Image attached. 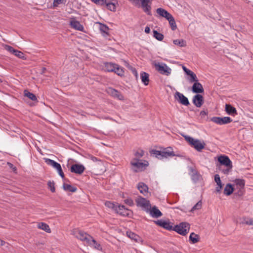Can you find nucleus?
<instances>
[{"mask_svg": "<svg viewBox=\"0 0 253 253\" xmlns=\"http://www.w3.org/2000/svg\"><path fill=\"white\" fill-rule=\"evenodd\" d=\"M130 164L132 170L134 172H138L145 169L148 166L149 163L146 161H144V162L143 163L138 159L134 158L131 160Z\"/></svg>", "mask_w": 253, "mask_h": 253, "instance_id": "1", "label": "nucleus"}, {"mask_svg": "<svg viewBox=\"0 0 253 253\" xmlns=\"http://www.w3.org/2000/svg\"><path fill=\"white\" fill-rule=\"evenodd\" d=\"M183 137L185 140L197 151H201L205 148V144L204 142H201L199 140L195 139L188 135H183Z\"/></svg>", "mask_w": 253, "mask_h": 253, "instance_id": "2", "label": "nucleus"}, {"mask_svg": "<svg viewBox=\"0 0 253 253\" xmlns=\"http://www.w3.org/2000/svg\"><path fill=\"white\" fill-rule=\"evenodd\" d=\"M73 234L78 239L87 244L89 240L92 238V236L86 233L77 229L73 231Z\"/></svg>", "mask_w": 253, "mask_h": 253, "instance_id": "3", "label": "nucleus"}, {"mask_svg": "<svg viewBox=\"0 0 253 253\" xmlns=\"http://www.w3.org/2000/svg\"><path fill=\"white\" fill-rule=\"evenodd\" d=\"M190 225L187 222H181L179 225L174 226L173 231H176L178 234L185 236L189 231Z\"/></svg>", "mask_w": 253, "mask_h": 253, "instance_id": "4", "label": "nucleus"}, {"mask_svg": "<svg viewBox=\"0 0 253 253\" xmlns=\"http://www.w3.org/2000/svg\"><path fill=\"white\" fill-rule=\"evenodd\" d=\"M135 202L137 207H141L147 212L148 211L149 209L150 208V201L141 196H138L135 199Z\"/></svg>", "mask_w": 253, "mask_h": 253, "instance_id": "5", "label": "nucleus"}, {"mask_svg": "<svg viewBox=\"0 0 253 253\" xmlns=\"http://www.w3.org/2000/svg\"><path fill=\"white\" fill-rule=\"evenodd\" d=\"M45 163L56 169L59 175L63 179L64 178V174L62 171L61 166L60 164L56 162L54 160L48 158H44Z\"/></svg>", "mask_w": 253, "mask_h": 253, "instance_id": "6", "label": "nucleus"}, {"mask_svg": "<svg viewBox=\"0 0 253 253\" xmlns=\"http://www.w3.org/2000/svg\"><path fill=\"white\" fill-rule=\"evenodd\" d=\"M154 66L156 70L162 75L169 76L171 73V69L165 63H155Z\"/></svg>", "mask_w": 253, "mask_h": 253, "instance_id": "7", "label": "nucleus"}, {"mask_svg": "<svg viewBox=\"0 0 253 253\" xmlns=\"http://www.w3.org/2000/svg\"><path fill=\"white\" fill-rule=\"evenodd\" d=\"M188 171L189 174L194 183H197L202 179V175L195 167H189Z\"/></svg>", "mask_w": 253, "mask_h": 253, "instance_id": "8", "label": "nucleus"}, {"mask_svg": "<svg viewBox=\"0 0 253 253\" xmlns=\"http://www.w3.org/2000/svg\"><path fill=\"white\" fill-rule=\"evenodd\" d=\"M115 212L123 216H130L132 215V212L123 205H118Z\"/></svg>", "mask_w": 253, "mask_h": 253, "instance_id": "9", "label": "nucleus"}, {"mask_svg": "<svg viewBox=\"0 0 253 253\" xmlns=\"http://www.w3.org/2000/svg\"><path fill=\"white\" fill-rule=\"evenodd\" d=\"M211 121L218 125H223L231 123L232 120L229 117H213L211 118Z\"/></svg>", "mask_w": 253, "mask_h": 253, "instance_id": "10", "label": "nucleus"}, {"mask_svg": "<svg viewBox=\"0 0 253 253\" xmlns=\"http://www.w3.org/2000/svg\"><path fill=\"white\" fill-rule=\"evenodd\" d=\"M107 93L115 98H117L120 100H123L124 99L123 94L118 90L112 88L108 87L106 89Z\"/></svg>", "mask_w": 253, "mask_h": 253, "instance_id": "11", "label": "nucleus"}, {"mask_svg": "<svg viewBox=\"0 0 253 253\" xmlns=\"http://www.w3.org/2000/svg\"><path fill=\"white\" fill-rule=\"evenodd\" d=\"M174 98L177 101L185 106L189 105V102L188 98L185 96L182 93L176 91L174 94Z\"/></svg>", "mask_w": 253, "mask_h": 253, "instance_id": "12", "label": "nucleus"}, {"mask_svg": "<svg viewBox=\"0 0 253 253\" xmlns=\"http://www.w3.org/2000/svg\"><path fill=\"white\" fill-rule=\"evenodd\" d=\"M85 170V167L81 164H73L70 168L71 172L82 174Z\"/></svg>", "mask_w": 253, "mask_h": 253, "instance_id": "13", "label": "nucleus"}, {"mask_svg": "<svg viewBox=\"0 0 253 253\" xmlns=\"http://www.w3.org/2000/svg\"><path fill=\"white\" fill-rule=\"evenodd\" d=\"M141 7L143 11L148 15H151V2L149 0H141Z\"/></svg>", "mask_w": 253, "mask_h": 253, "instance_id": "14", "label": "nucleus"}, {"mask_svg": "<svg viewBox=\"0 0 253 253\" xmlns=\"http://www.w3.org/2000/svg\"><path fill=\"white\" fill-rule=\"evenodd\" d=\"M156 223L159 225L161 227H163L164 228L169 230V231H173V227L172 225V223L169 221H167L164 220H158L155 221Z\"/></svg>", "mask_w": 253, "mask_h": 253, "instance_id": "15", "label": "nucleus"}, {"mask_svg": "<svg viewBox=\"0 0 253 253\" xmlns=\"http://www.w3.org/2000/svg\"><path fill=\"white\" fill-rule=\"evenodd\" d=\"M218 161L221 165L232 168V162L228 156H220L218 157Z\"/></svg>", "mask_w": 253, "mask_h": 253, "instance_id": "16", "label": "nucleus"}, {"mask_svg": "<svg viewBox=\"0 0 253 253\" xmlns=\"http://www.w3.org/2000/svg\"><path fill=\"white\" fill-rule=\"evenodd\" d=\"M192 101L197 107H200L204 103V98L202 95L196 94L193 96Z\"/></svg>", "mask_w": 253, "mask_h": 253, "instance_id": "17", "label": "nucleus"}, {"mask_svg": "<svg viewBox=\"0 0 253 253\" xmlns=\"http://www.w3.org/2000/svg\"><path fill=\"white\" fill-rule=\"evenodd\" d=\"M137 188L139 190L140 192L145 196L148 195V187L144 183L139 182L137 185Z\"/></svg>", "mask_w": 253, "mask_h": 253, "instance_id": "18", "label": "nucleus"}, {"mask_svg": "<svg viewBox=\"0 0 253 253\" xmlns=\"http://www.w3.org/2000/svg\"><path fill=\"white\" fill-rule=\"evenodd\" d=\"M148 212L153 217L155 218H158L162 215L161 211L156 206H154L151 209H149Z\"/></svg>", "mask_w": 253, "mask_h": 253, "instance_id": "19", "label": "nucleus"}, {"mask_svg": "<svg viewBox=\"0 0 253 253\" xmlns=\"http://www.w3.org/2000/svg\"><path fill=\"white\" fill-rule=\"evenodd\" d=\"M192 90L194 93H203L204 91L202 84L199 83L198 81L194 83Z\"/></svg>", "mask_w": 253, "mask_h": 253, "instance_id": "20", "label": "nucleus"}, {"mask_svg": "<svg viewBox=\"0 0 253 253\" xmlns=\"http://www.w3.org/2000/svg\"><path fill=\"white\" fill-rule=\"evenodd\" d=\"M116 0H106L105 5L108 9L112 11H115L116 9Z\"/></svg>", "mask_w": 253, "mask_h": 253, "instance_id": "21", "label": "nucleus"}, {"mask_svg": "<svg viewBox=\"0 0 253 253\" xmlns=\"http://www.w3.org/2000/svg\"><path fill=\"white\" fill-rule=\"evenodd\" d=\"M176 156L171 147H168L162 151V159Z\"/></svg>", "mask_w": 253, "mask_h": 253, "instance_id": "22", "label": "nucleus"}, {"mask_svg": "<svg viewBox=\"0 0 253 253\" xmlns=\"http://www.w3.org/2000/svg\"><path fill=\"white\" fill-rule=\"evenodd\" d=\"M87 245L98 251H102V250L101 245L97 243V241L94 240L92 237Z\"/></svg>", "mask_w": 253, "mask_h": 253, "instance_id": "23", "label": "nucleus"}, {"mask_svg": "<svg viewBox=\"0 0 253 253\" xmlns=\"http://www.w3.org/2000/svg\"><path fill=\"white\" fill-rule=\"evenodd\" d=\"M70 25L71 27L76 30L80 31H84V26L82 25L80 22L76 20H72L70 21Z\"/></svg>", "mask_w": 253, "mask_h": 253, "instance_id": "24", "label": "nucleus"}, {"mask_svg": "<svg viewBox=\"0 0 253 253\" xmlns=\"http://www.w3.org/2000/svg\"><path fill=\"white\" fill-rule=\"evenodd\" d=\"M225 111L229 115L234 116L237 114L236 108L230 104L225 105Z\"/></svg>", "mask_w": 253, "mask_h": 253, "instance_id": "25", "label": "nucleus"}, {"mask_svg": "<svg viewBox=\"0 0 253 253\" xmlns=\"http://www.w3.org/2000/svg\"><path fill=\"white\" fill-rule=\"evenodd\" d=\"M157 13L162 17L168 19L171 14L168 12L165 9L162 8H158L157 9Z\"/></svg>", "mask_w": 253, "mask_h": 253, "instance_id": "26", "label": "nucleus"}, {"mask_svg": "<svg viewBox=\"0 0 253 253\" xmlns=\"http://www.w3.org/2000/svg\"><path fill=\"white\" fill-rule=\"evenodd\" d=\"M140 78L142 82L145 85H147L149 83V75L148 73L142 72L140 73Z\"/></svg>", "mask_w": 253, "mask_h": 253, "instance_id": "27", "label": "nucleus"}, {"mask_svg": "<svg viewBox=\"0 0 253 253\" xmlns=\"http://www.w3.org/2000/svg\"><path fill=\"white\" fill-rule=\"evenodd\" d=\"M234 183L236 184V188L245 189V180L243 179L237 178L234 180Z\"/></svg>", "mask_w": 253, "mask_h": 253, "instance_id": "28", "label": "nucleus"}, {"mask_svg": "<svg viewBox=\"0 0 253 253\" xmlns=\"http://www.w3.org/2000/svg\"><path fill=\"white\" fill-rule=\"evenodd\" d=\"M116 64L111 62L105 63V70L108 72H114L115 68L116 67Z\"/></svg>", "mask_w": 253, "mask_h": 253, "instance_id": "29", "label": "nucleus"}, {"mask_svg": "<svg viewBox=\"0 0 253 253\" xmlns=\"http://www.w3.org/2000/svg\"><path fill=\"white\" fill-rule=\"evenodd\" d=\"M234 191V188L232 185L228 183L226 184L224 189V194L227 196L230 195Z\"/></svg>", "mask_w": 253, "mask_h": 253, "instance_id": "30", "label": "nucleus"}, {"mask_svg": "<svg viewBox=\"0 0 253 253\" xmlns=\"http://www.w3.org/2000/svg\"><path fill=\"white\" fill-rule=\"evenodd\" d=\"M38 227L39 229L44 230L47 233H50L51 230L49 226L44 222H40L38 224Z\"/></svg>", "mask_w": 253, "mask_h": 253, "instance_id": "31", "label": "nucleus"}, {"mask_svg": "<svg viewBox=\"0 0 253 253\" xmlns=\"http://www.w3.org/2000/svg\"><path fill=\"white\" fill-rule=\"evenodd\" d=\"M199 240L200 237L198 235L195 234L194 232H192L190 234L189 236V240L192 244L198 243L199 241Z\"/></svg>", "mask_w": 253, "mask_h": 253, "instance_id": "32", "label": "nucleus"}, {"mask_svg": "<svg viewBox=\"0 0 253 253\" xmlns=\"http://www.w3.org/2000/svg\"><path fill=\"white\" fill-rule=\"evenodd\" d=\"M169 22V24L170 26V28L172 30L174 31L177 28L176 24L175 21V20L173 17L171 15L169 17L168 19H167Z\"/></svg>", "mask_w": 253, "mask_h": 253, "instance_id": "33", "label": "nucleus"}, {"mask_svg": "<svg viewBox=\"0 0 253 253\" xmlns=\"http://www.w3.org/2000/svg\"><path fill=\"white\" fill-rule=\"evenodd\" d=\"M98 24L99 25V29L100 31L104 34H106L107 35H108V32L109 30V28H108L107 25L98 22Z\"/></svg>", "mask_w": 253, "mask_h": 253, "instance_id": "34", "label": "nucleus"}, {"mask_svg": "<svg viewBox=\"0 0 253 253\" xmlns=\"http://www.w3.org/2000/svg\"><path fill=\"white\" fill-rule=\"evenodd\" d=\"M63 188L65 191H70L72 192H75L77 190V188L76 187L65 183L63 184Z\"/></svg>", "mask_w": 253, "mask_h": 253, "instance_id": "35", "label": "nucleus"}, {"mask_svg": "<svg viewBox=\"0 0 253 253\" xmlns=\"http://www.w3.org/2000/svg\"><path fill=\"white\" fill-rule=\"evenodd\" d=\"M24 94L25 96L28 97L29 99H31L33 101L37 100V98L36 96L33 93H31L27 90H24Z\"/></svg>", "mask_w": 253, "mask_h": 253, "instance_id": "36", "label": "nucleus"}, {"mask_svg": "<svg viewBox=\"0 0 253 253\" xmlns=\"http://www.w3.org/2000/svg\"><path fill=\"white\" fill-rule=\"evenodd\" d=\"M126 235L128 237L130 238L132 240H134L136 242H137L139 239V237L135 233L131 232V231H127Z\"/></svg>", "mask_w": 253, "mask_h": 253, "instance_id": "37", "label": "nucleus"}, {"mask_svg": "<svg viewBox=\"0 0 253 253\" xmlns=\"http://www.w3.org/2000/svg\"><path fill=\"white\" fill-rule=\"evenodd\" d=\"M114 72L121 77H123L124 75V71L123 69L121 68L118 64L116 65V67L115 68Z\"/></svg>", "mask_w": 253, "mask_h": 253, "instance_id": "38", "label": "nucleus"}, {"mask_svg": "<svg viewBox=\"0 0 253 253\" xmlns=\"http://www.w3.org/2000/svg\"><path fill=\"white\" fill-rule=\"evenodd\" d=\"M153 36L157 40L162 41L164 39V35L157 31L156 30H153Z\"/></svg>", "mask_w": 253, "mask_h": 253, "instance_id": "39", "label": "nucleus"}, {"mask_svg": "<svg viewBox=\"0 0 253 253\" xmlns=\"http://www.w3.org/2000/svg\"><path fill=\"white\" fill-rule=\"evenodd\" d=\"M105 205L107 207L112 209L114 211H116L118 205L115 204L114 203L110 201H106L105 203Z\"/></svg>", "mask_w": 253, "mask_h": 253, "instance_id": "40", "label": "nucleus"}, {"mask_svg": "<svg viewBox=\"0 0 253 253\" xmlns=\"http://www.w3.org/2000/svg\"><path fill=\"white\" fill-rule=\"evenodd\" d=\"M151 154H153L156 158L159 159H162V151L152 150L150 151Z\"/></svg>", "mask_w": 253, "mask_h": 253, "instance_id": "41", "label": "nucleus"}, {"mask_svg": "<svg viewBox=\"0 0 253 253\" xmlns=\"http://www.w3.org/2000/svg\"><path fill=\"white\" fill-rule=\"evenodd\" d=\"M173 42L175 45H178L180 47H183L186 46V42L182 40H175L173 41Z\"/></svg>", "mask_w": 253, "mask_h": 253, "instance_id": "42", "label": "nucleus"}, {"mask_svg": "<svg viewBox=\"0 0 253 253\" xmlns=\"http://www.w3.org/2000/svg\"><path fill=\"white\" fill-rule=\"evenodd\" d=\"M190 76V78L189 79V81L191 83L196 82L198 81V80L197 78V76L195 73H194L192 71L188 75Z\"/></svg>", "mask_w": 253, "mask_h": 253, "instance_id": "43", "label": "nucleus"}, {"mask_svg": "<svg viewBox=\"0 0 253 253\" xmlns=\"http://www.w3.org/2000/svg\"><path fill=\"white\" fill-rule=\"evenodd\" d=\"M48 188L52 192H54L55 191V183L53 181H48L47 182Z\"/></svg>", "mask_w": 253, "mask_h": 253, "instance_id": "44", "label": "nucleus"}, {"mask_svg": "<svg viewBox=\"0 0 253 253\" xmlns=\"http://www.w3.org/2000/svg\"><path fill=\"white\" fill-rule=\"evenodd\" d=\"M144 155V152L142 150H138L134 153V156H135V158L139 160L140 158L142 157Z\"/></svg>", "mask_w": 253, "mask_h": 253, "instance_id": "45", "label": "nucleus"}, {"mask_svg": "<svg viewBox=\"0 0 253 253\" xmlns=\"http://www.w3.org/2000/svg\"><path fill=\"white\" fill-rule=\"evenodd\" d=\"M13 54L16 56L19 57V58L25 59L24 53L19 50H15V52Z\"/></svg>", "mask_w": 253, "mask_h": 253, "instance_id": "46", "label": "nucleus"}, {"mask_svg": "<svg viewBox=\"0 0 253 253\" xmlns=\"http://www.w3.org/2000/svg\"><path fill=\"white\" fill-rule=\"evenodd\" d=\"M66 0H53V5L54 7H57L60 4L65 3Z\"/></svg>", "mask_w": 253, "mask_h": 253, "instance_id": "47", "label": "nucleus"}, {"mask_svg": "<svg viewBox=\"0 0 253 253\" xmlns=\"http://www.w3.org/2000/svg\"><path fill=\"white\" fill-rule=\"evenodd\" d=\"M202 203L201 201H199L192 208L191 211H194V210H196L200 209L201 208V207H202Z\"/></svg>", "mask_w": 253, "mask_h": 253, "instance_id": "48", "label": "nucleus"}, {"mask_svg": "<svg viewBox=\"0 0 253 253\" xmlns=\"http://www.w3.org/2000/svg\"><path fill=\"white\" fill-rule=\"evenodd\" d=\"M92 1L94 2L95 4L101 5L104 6L105 3L106 2V0H91Z\"/></svg>", "mask_w": 253, "mask_h": 253, "instance_id": "49", "label": "nucleus"}, {"mask_svg": "<svg viewBox=\"0 0 253 253\" xmlns=\"http://www.w3.org/2000/svg\"><path fill=\"white\" fill-rule=\"evenodd\" d=\"M214 181L217 185H222L220 176L218 174H216L214 175Z\"/></svg>", "mask_w": 253, "mask_h": 253, "instance_id": "50", "label": "nucleus"}, {"mask_svg": "<svg viewBox=\"0 0 253 253\" xmlns=\"http://www.w3.org/2000/svg\"><path fill=\"white\" fill-rule=\"evenodd\" d=\"M248 217H243L242 218H240L238 222L240 224H246V222L247 221Z\"/></svg>", "mask_w": 253, "mask_h": 253, "instance_id": "51", "label": "nucleus"}, {"mask_svg": "<svg viewBox=\"0 0 253 253\" xmlns=\"http://www.w3.org/2000/svg\"><path fill=\"white\" fill-rule=\"evenodd\" d=\"M125 203L129 206H132L134 205V203L133 200L130 198H128L124 201Z\"/></svg>", "mask_w": 253, "mask_h": 253, "instance_id": "52", "label": "nucleus"}, {"mask_svg": "<svg viewBox=\"0 0 253 253\" xmlns=\"http://www.w3.org/2000/svg\"><path fill=\"white\" fill-rule=\"evenodd\" d=\"M5 49L9 51L10 53H12L14 54V53L15 52V50L14 49L12 46L9 45H6L5 46Z\"/></svg>", "mask_w": 253, "mask_h": 253, "instance_id": "53", "label": "nucleus"}, {"mask_svg": "<svg viewBox=\"0 0 253 253\" xmlns=\"http://www.w3.org/2000/svg\"><path fill=\"white\" fill-rule=\"evenodd\" d=\"M237 189L238 190V192H237V194L239 196H242L245 193V189L238 188Z\"/></svg>", "mask_w": 253, "mask_h": 253, "instance_id": "54", "label": "nucleus"}, {"mask_svg": "<svg viewBox=\"0 0 253 253\" xmlns=\"http://www.w3.org/2000/svg\"><path fill=\"white\" fill-rule=\"evenodd\" d=\"M246 225L253 226V218L248 217Z\"/></svg>", "mask_w": 253, "mask_h": 253, "instance_id": "55", "label": "nucleus"}, {"mask_svg": "<svg viewBox=\"0 0 253 253\" xmlns=\"http://www.w3.org/2000/svg\"><path fill=\"white\" fill-rule=\"evenodd\" d=\"M232 168H230L229 167H226V169L222 170V172L225 174H228L229 172L231 170Z\"/></svg>", "mask_w": 253, "mask_h": 253, "instance_id": "56", "label": "nucleus"}, {"mask_svg": "<svg viewBox=\"0 0 253 253\" xmlns=\"http://www.w3.org/2000/svg\"><path fill=\"white\" fill-rule=\"evenodd\" d=\"M182 69L183 70V71L185 72V73L188 75V74H189L190 73H191V72L192 71L190 70L189 69H187L186 67L183 66L182 67Z\"/></svg>", "mask_w": 253, "mask_h": 253, "instance_id": "57", "label": "nucleus"}, {"mask_svg": "<svg viewBox=\"0 0 253 253\" xmlns=\"http://www.w3.org/2000/svg\"><path fill=\"white\" fill-rule=\"evenodd\" d=\"M208 115V112L206 111H202L200 112V116L201 117H204L205 116H207Z\"/></svg>", "mask_w": 253, "mask_h": 253, "instance_id": "58", "label": "nucleus"}, {"mask_svg": "<svg viewBox=\"0 0 253 253\" xmlns=\"http://www.w3.org/2000/svg\"><path fill=\"white\" fill-rule=\"evenodd\" d=\"M222 188V185H217L216 187V191L217 193H220L221 191V189Z\"/></svg>", "mask_w": 253, "mask_h": 253, "instance_id": "59", "label": "nucleus"}, {"mask_svg": "<svg viewBox=\"0 0 253 253\" xmlns=\"http://www.w3.org/2000/svg\"><path fill=\"white\" fill-rule=\"evenodd\" d=\"M89 157H90V160H91L94 162L99 161L98 159L96 157H94L93 156H90Z\"/></svg>", "mask_w": 253, "mask_h": 253, "instance_id": "60", "label": "nucleus"}, {"mask_svg": "<svg viewBox=\"0 0 253 253\" xmlns=\"http://www.w3.org/2000/svg\"><path fill=\"white\" fill-rule=\"evenodd\" d=\"M132 73L133 74H134V75L136 77V78H137L138 77V74H137V71L135 69L133 68L132 70Z\"/></svg>", "mask_w": 253, "mask_h": 253, "instance_id": "61", "label": "nucleus"}, {"mask_svg": "<svg viewBox=\"0 0 253 253\" xmlns=\"http://www.w3.org/2000/svg\"><path fill=\"white\" fill-rule=\"evenodd\" d=\"M150 32V29L149 27L147 26L145 29V32L148 34Z\"/></svg>", "mask_w": 253, "mask_h": 253, "instance_id": "62", "label": "nucleus"}, {"mask_svg": "<svg viewBox=\"0 0 253 253\" xmlns=\"http://www.w3.org/2000/svg\"><path fill=\"white\" fill-rule=\"evenodd\" d=\"M5 244V242L0 239V246H3Z\"/></svg>", "mask_w": 253, "mask_h": 253, "instance_id": "63", "label": "nucleus"}, {"mask_svg": "<svg viewBox=\"0 0 253 253\" xmlns=\"http://www.w3.org/2000/svg\"><path fill=\"white\" fill-rule=\"evenodd\" d=\"M46 70V69H45V68H43L42 69V73H44V70Z\"/></svg>", "mask_w": 253, "mask_h": 253, "instance_id": "64", "label": "nucleus"}]
</instances>
